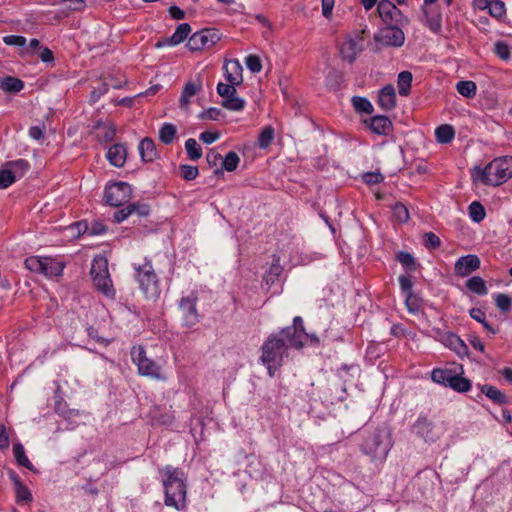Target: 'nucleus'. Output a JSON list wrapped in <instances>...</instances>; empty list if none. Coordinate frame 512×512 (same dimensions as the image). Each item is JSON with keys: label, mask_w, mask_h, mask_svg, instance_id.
I'll use <instances>...</instances> for the list:
<instances>
[{"label": "nucleus", "mask_w": 512, "mask_h": 512, "mask_svg": "<svg viewBox=\"0 0 512 512\" xmlns=\"http://www.w3.org/2000/svg\"><path fill=\"white\" fill-rule=\"evenodd\" d=\"M399 284L402 292L406 295H412L413 282L410 275H401L399 277Z\"/></svg>", "instance_id": "nucleus-58"}, {"label": "nucleus", "mask_w": 512, "mask_h": 512, "mask_svg": "<svg viewBox=\"0 0 512 512\" xmlns=\"http://www.w3.org/2000/svg\"><path fill=\"white\" fill-rule=\"evenodd\" d=\"M496 306L504 313L511 310V298L506 294H496L495 297Z\"/></svg>", "instance_id": "nucleus-55"}, {"label": "nucleus", "mask_w": 512, "mask_h": 512, "mask_svg": "<svg viewBox=\"0 0 512 512\" xmlns=\"http://www.w3.org/2000/svg\"><path fill=\"white\" fill-rule=\"evenodd\" d=\"M179 311L181 313L182 325L186 328H192L199 323L200 317L197 310V297L189 295L182 297L179 301Z\"/></svg>", "instance_id": "nucleus-14"}, {"label": "nucleus", "mask_w": 512, "mask_h": 512, "mask_svg": "<svg viewBox=\"0 0 512 512\" xmlns=\"http://www.w3.org/2000/svg\"><path fill=\"white\" fill-rule=\"evenodd\" d=\"M277 335L285 340L288 349L290 347L301 349L304 346L303 339L308 338V334L304 330L303 320L300 316L294 317L293 324L283 328Z\"/></svg>", "instance_id": "nucleus-11"}, {"label": "nucleus", "mask_w": 512, "mask_h": 512, "mask_svg": "<svg viewBox=\"0 0 512 512\" xmlns=\"http://www.w3.org/2000/svg\"><path fill=\"white\" fill-rule=\"evenodd\" d=\"M17 503H30L33 500L31 491L22 483L15 487Z\"/></svg>", "instance_id": "nucleus-48"}, {"label": "nucleus", "mask_w": 512, "mask_h": 512, "mask_svg": "<svg viewBox=\"0 0 512 512\" xmlns=\"http://www.w3.org/2000/svg\"><path fill=\"white\" fill-rule=\"evenodd\" d=\"M95 288L108 298L114 299L116 291L108 270V261L103 256H96L93 259L90 271Z\"/></svg>", "instance_id": "nucleus-5"}, {"label": "nucleus", "mask_w": 512, "mask_h": 512, "mask_svg": "<svg viewBox=\"0 0 512 512\" xmlns=\"http://www.w3.org/2000/svg\"><path fill=\"white\" fill-rule=\"evenodd\" d=\"M393 215L400 223H405L409 220V212L407 207L402 203H396L393 207Z\"/></svg>", "instance_id": "nucleus-52"}, {"label": "nucleus", "mask_w": 512, "mask_h": 512, "mask_svg": "<svg viewBox=\"0 0 512 512\" xmlns=\"http://www.w3.org/2000/svg\"><path fill=\"white\" fill-rule=\"evenodd\" d=\"M512 177V156L492 160L485 168H476L474 178L489 186H499Z\"/></svg>", "instance_id": "nucleus-3"}, {"label": "nucleus", "mask_w": 512, "mask_h": 512, "mask_svg": "<svg viewBox=\"0 0 512 512\" xmlns=\"http://www.w3.org/2000/svg\"><path fill=\"white\" fill-rule=\"evenodd\" d=\"M453 375L454 372L451 369L435 368L431 372V379L435 383L449 387L451 382L450 379H452Z\"/></svg>", "instance_id": "nucleus-25"}, {"label": "nucleus", "mask_w": 512, "mask_h": 512, "mask_svg": "<svg viewBox=\"0 0 512 512\" xmlns=\"http://www.w3.org/2000/svg\"><path fill=\"white\" fill-rule=\"evenodd\" d=\"M25 268L31 272L42 274L47 278L59 277L65 268V263L56 258L30 256L24 262Z\"/></svg>", "instance_id": "nucleus-6"}, {"label": "nucleus", "mask_w": 512, "mask_h": 512, "mask_svg": "<svg viewBox=\"0 0 512 512\" xmlns=\"http://www.w3.org/2000/svg\"><path fill=\"white\" fill-rule=\"evenodd\" d=\"M3 42L8 46L24 47L26 45V38L20 35H7L3 37Z\"/></svg>", "instance_id": "nucleus-59"}, {"label": "nucleus", "mask_w": 512, "mask_h": 512, "mask_svg": "<svg viewBox=\"0 0 512 512\" xmlns=\"http://www.w3.org/2000/svg\"><path fill=\"white\" fill-rule=\"evenodd\" d=\"M245 100L240 98L237 93L228 99L222 100V106L230 111H241L245 107Z\"/></svg>", "instance_id": "nucleus-40"}, {"label": "nucleus", "mask_w": 512, "mask_h": 512, "mask_svg": "<svg viewBox=\"0 0 512 512\" xmlns=\"http://www.w3.org/2000/svg\"><path fill=\"white\" fill-rule=\"evenodd\" d=\"M190 32H191V26L188 23L179 24L177 26L176 30L174 31V33L170 37L165 38L162 41H159L156 44V46L157 47H162L165 45L176 46V45L182 43L184 40H186L188 35L190 34Z\"/></svg>", "instance_id": "nucleus-20"}, {"label": "nucleus", "mask_w": 512, "mask_h": 512, "mask_svg": "<svg viewBox=\"0 0 512 512\" xmlns=\"http://www.w3.org/2000/svg\"><path fill=\"white\" fill-rule=\"evenodd\" d=\"M127 157V149L123 144L116 143L108 149L107 159L111 165L122 167Z\"/></svg>", "instance_id": "nucleus-22"}, {"label": "nucleus", "mask_w": 512, "mask_h": 512, "mask_svg": "<svg viewBox=\"0 0 512 512\" xmlns=\"http://www.w3.org/2000/svg\"><path fill=\"white\" fill-rule=\"evenodd\" d=\"M466 286L471 292L477 295H486L488 293L485 281L479 276H473L468 279Z\"/></svg>", "instance_id": "nucleus-31"}, {"label": "nucleus", "mask_w": 512, "mask_h": 512, "mask_svg": "<svg viewBox=\"0 0 512 512\" xmlns=\"http://www.w3.org/2000/svg\"><path fill=\"white\" fill-rule=\"evenodd\" d=\"M6 166L9 170L13 171L15 175H18V179L24 176V174L29 170L30 164L25 159H17L14 161H9L6 163Z\"/></svg>", "instance_id": "nucleus-36"}, {"label": "nucleus", "mask_w": 512, "mask_h": 512, "mask_svg": "<svg viewBox=\"0 0 512 512\" xmlns=\"http://www.w3.org/2000/svg\"><path fill=\"white\" fill-rule=\"evenodd\" d=\"M235 86L236 85L231 83L225 84L220 82L217 85V93L223 98V100L228 99L237 93Z\"/></svg>", "instance_id": "nucleus-54"}, {"label": "nucleus", "mask_w": 512, "mask_h": 512, "mask_svg": "<svg viewBox=\"0 0 512 512\" xmlns=\"http://www.w3.org/2000/svg\"><path fill=\"white\" fill-rule=\"evenodd\" d=\"M339 54L342 60L352 64V38L347 37L345 41L339 44Z\"/></svg>", "instance_id": "nucleus-45"}, {"label": "nucleus", "mask_w": 512, "mask_h": 512, "mask_svg": "<svg viewBox=\"0 0 512 512\" xmlns=\"http://www.w3.org/2000/svg\"><path fill=\"white\" fill-rule=\"evenodd\" d=\"M342 81V73L334 69L329 71L326 77V85L333 90H338L341 87Z\"/></svg>", "instance_id": "nucleus-46"}, {"label": "nucleus", "mask_w": 512, "mask_h": 512, "mask_svg": "<svg viewBox=\"0 0 512 512\" xmlns=\"http://www.w3.org/2000/svg\"><path fill=\"white\" fill-rule=\"evenodd\" d=\"M274 128L271 126L264 127L258 137V146L262 149L267 148L274 139Z\"/></svg>", "instance_id": "nucleus-41"}, {"label": "nucleus", "mask_w": 512, "mask_h": 512, "mask_svg": "<svg viewBox=\"0 0 512 512\" xmlns=\"http://www.w3.org/2000/svg\"><path fill=\"white\" fill-rule=\"evenodd\" d=\"M468 211L470 218L476 223L481 222L486 215L484 207L477 201H474L469 205Z\"/></svg>", "instance_id": "nucleus-43"}, {"label": "nucleus", "mask_w": 512, "mask_h": 512, "mask_svg": "<svg viewBox=\"0 0 512 512\" xmlns=\"http://www.w3.org/2000/svg\"><path fill=\"white\" fill-rule=\"evenodd\" d=\"M412 432L427 443H434L447 432L444 421L432 422L426 416L420 415L412 426Z\"/></svg>", "instance_id": "nucleus-7"}, {"label": "nucleus", "mask_w": 512, "mask_h": 512, "mask_svg": "<svg viewBox=\"0 0 512 512\" xmlns=\"http://www.w3.org/2000/svg\"><path fill=\"white\" fill-rule=\"evenodd\" d=\"M443 344L454 351L458 356L465 357L469 354V348L465 342L456 334L447 332L442 337Z\"/></svg>", "instance_id": "nucleus-18"}, {"label": "nucleus", "mask_w": 512, "mask_h": 512, "mask_svg": "<svg viewBox=\"0 0 512 512\" xmlns=\"http://www.w3.org/2000/svg\"><path fill=\"white\" fill-rule=\"evenodd\" d=\"M377 10L380 18L386 26H406L408 24V18L405 17L401 10L389 0L380 1L378 3Z\"/></svg>", "instance_id": "nucleus-13"}, {"label": "nucleus", "mask_w": 512, "mask_h": 512, "mask_svg": "<svg viewBox=\"0 0 512 512\" xmlns=\"http://www.w3.org/2000/svg\"><path fill=\"white\" fill-rule=\"evenodd\" d=\"M133 189L127 182H114L105 187V201L108 205L120 207L130 201Z\"/></svg>", "instance_id": "nucleus-10"}, {"label": "nucleus", "mask_w": 512, "mask_h": 512, "mask_svg": "<svg viewBox=\"0 0 512 512\" xmlns=\"http://www.w3.org/2000/svg\"><path fill=\"white\" fill-rule=\"evenodd\" d=\"M494 52L495 54L502 60L508 61L511 58V49L503 41H498L494 45Z\"/></svg>", "instance_id": "nucleus-51"}, {"label": "nucleus", "mask_w": 512, "mask_h": 512, "mask_svg": "<svg viewBox=\"0 0 512 512\" xmlns=\"http://www.w3.org/2000/svg\"><path fill=\"white\" fill-rule=\"evenodd\" d=\"M488 12L497 19L502 18L506 13L505 3L501 0L491 1Z\"/></svg>", "instance_id": "nucleus-49"}, {"label": "nucleus", "mask_w": 512, "mask_h": 512, "mask_svg": "<svg viewBox=\"0 0 512 512\" xmlns=\"http://www.w3.org/2000/svg\"><path fill=\"white\" fill-rule=\"evenodd\" d=\"M164 503L166 506L174 507L181 511L186 507L187 484L184 472L180 468L167 465L162 469Z\"/></svg>", "instance_id": "nucleus-2"}, {"label": "nucleus", "mask_w": 512, "mask_h": 512, "mask_svg": "<svg viewBox=\"0 0 512 512\" xmlns=\"http://www.w3.org/2000/svg\"><path fill=\"white\" fill-rule=\"evenodd\" d=\"M136 280L141 290L147 297H155L159 294V280L150 260L145 259L141 265H135Z\"/></svg>", "instance_id": "nucleus-8"}, {"label": "nucleus", "mask_w": 512, "mask_h": 512, "mask_svg": "<svg viewBox=\"0 0 512 512\" xmlns=\"http://www.w3.org/2000/svg\"><path fill=\"white\" fill-rule=\"evenodd\" d=\"M221 115V110L216 107H211L206 111L202 112L199 117L201 119L218 120Z\"/></svg>", "instance_id": "nucleus-64"}, {"label": "nucleus", "mask_w": 512, "mask_h": 512, "mask_svg": "<svg viewBox=\"0 0 512 512\" xmlns=\"http://www.w3.org/2000/svg\"><path fill=\"white\" fill-rule=\"evenodd\" d=\"M180 171L183 179L187 181L194 180L199 174L198 167L192 165H181Z\"/></svg>", "instance_id": "nucleus-57"}, {"label": "nucleus", "mask_w": 512, "mask_h": 512, "mask_svg": "<svg viewBox=\"0 0 512 512\" xmlns=\"http://www.w3.org/2000/svg\"><path fill=\"white\" fill-rule=\"evenodd\" d=\"M424 245L427 248H433V249L438 248L440 246V239L433 232L425 233L424 234Z\"/></svg>", "instance_id": "nucleus-61"}, {"label": "nucleus", "mask_w": 512, "mask_h": 512, "mask_svg": "<svg viewBox=\"0 0 512 512\" xmlns=\"http://www.w3.org/2000/svg\"><path fill=\"white\" fill-rule=\"evenodd\" d=\"M412 74L409 71H402L398 75L397 79V85H398V92L401 96H407L411 89V83H412Z\"/></svg>", "instance_id": "nucleus-29"}, {"label": "nucleus", "mask_w": 512, "mask_h": 512, "mask_svg": "<svg viewBox=\"0 0 512 512\" xmlns=\"http://www.w3.org/2000/svg\"><path fill=\"white\" fill-rule=\"evenodd\" d=\"M361 451L373 461H384L393 446L391 431L387 427L366 428L360 432Z\"/></svg>", "instance_id": "nucleus-1"}, {"label": "nucleus", "mask_w": 512, "mask_h": 512, "mask_svg": "<svg viewBox=\"0 0 512 512\" xmlns=\"http://www.w3.org/2000/svg\"><path fill=\"white\" fill-rule=\"evenodd\" d=\"M283 271L282 266L279 263V258L274 259L269 270L264 275V281L267 285H273Z\"/></svg>", "instance_id": "nucleus-35"}, {"label": "nucleus", "mask_w": 512, "mask_h": 512, "mask_svg": "<svg viewBox=\"0 0 512 512\" xmlns=\"http://www.w3.org/2000/svg\"><path fill=\"white\" fill-rule=\"evenodd\" d=\"M245 64L252 73H259L262 69L260 58L254 54H250L245 58Z\"/></svg>", "instance_id": "nucleus-56"}, {"label": "nucleus", "mask_w": 512, "mask_h": 512, "mask_svg": "<svg viewBox=\"0 0 512 512\" xmlns=\"http://www.w3.org/2000/svg\"><path fill=\"white\" fill-rule=\"evenodd\" d=\"M450 380L451 382L449 387L457 392H467L471 388V382L467 378L461 377L456 373H454L452 379Z\"/></svg>", "instance_id": "nucleus-39"}, {"label": "nucleus", "mask_w": 512, "mask_h": 512, "mask_svg": "<svg viewBox=\"0 0 512 512\" xmlns=\"http://www.w3.org/2000/svg\"><path fill=\"white\" fill-rule=\"evenodd\" d=\"M226 80L233 85H241L243 82V67L239 60H229L224 65Z\"/></svg>", "instance_id": "nucleus-19"}, {"label": "nucleus", "mask_w": 512, "mask_h": 512, "mask_svg": "<svg viewBox=\"0 0 512 512\" xmlns=\"http://www.w3.org/2000/svg\"><path fill=\"white\" fill-rule=\"evenodd\" d=\"M185 149L188 157L196 161L202 157V148L194 138H189L185 142Z\"/></svg>", "instance_id": "nucleus-38"}, {"label": "nucleus", "mask_w": 512, "mask_h": 512, "mask_svg": "<svg viewBox=\"0 0 512 512\" xmlns=\"http://www.w3.org/2000/svg\"><path fill=\"white\" fill-rule=\"evenodd\" d=\"M142 161L152 162L157 157V150L154 141L151 138H144L138 146Z\"/></svg>", "instance_id": "nucleus-23"}, {"label": "nucleus", "mask_w": 512, "mask_h": 512, "mask_svg": "<svg viewBox=\"0 0 512 512\" xmlns=\"http://www.w3.org/2000/svg\"><path fill=\"white\" fill-rule=\"evenodd\" d=\"M423 11L426 15L425 23L427 27L434 33L440 32L442 27L441 14L436 11L429 13L428 10H426L425 8L423 9Z\"/></svg>", "instance_id": "nucleus-34"}, {"label": "nucleus", "mask_w": 512, "mask_h": 512, "mask_svg": "<svg viewBox=\"0 0 512 512\" xmlns=\"http://www.w3.org/2000/svg\"><path fill=\"white\" fill-rule=\"evenodd\" d=\"M82 225H84V227H85L84 232L91 236L101 235L106 232V226L99 221L92 222L90 226H88L87 223H81V222L77 223L78 227H80Z\"/></svg>", "instance_id": "nucleus-47"}, {"label": "nucleus", "mask_w": 512, "mask_h": 512, "mask_svg": "<svg viewBox=\"0 0 512 512\" xmlns=\"http://www.w3.org/2000/svg\"><path fill=\"white\" fill-rule=\"evenodd\" d=\"M240 158L236 152L230 151L226 154L225 158H222V168L228 172L236 170Z\"/></svg>", "instance_id": "nucleus-44"}, {"label": "nucleus", "mask_w": 512, "mask_h": 512, "mask_svg": "<svg viewBox=\"0 0 512 512\" xmlns=\"http://www.w3.org/2000/svg\"><path fill=\"white\" fill-rule=\"evenodd\" d=\"M362 179L366 184H377L383 180V176L376 172H367L362 175Z\"/></svg>", "instance_id": "nucleus-63"}, {"label": "nucleus", "mask_w": 512, "mask_h": 512, "mask_svg": "<svg viewBox=\"0 0 512 512\" xmlns=\"http://www.w3.org/2000/svg\"><path fill=\"white\" fill-rule=\"evenodd\" d=\"M130 215H132V210L130 204L126 207L116 211L114 213V221L116 223H121L125 221Z\"/></svg>", "instance_id": "nucleus-62"}, {"label": "nucleus", "mask_w": 512, "mask_h": 512, "mask_svg": "<svg viewBox=\"0 0 512 512\" xmlns=\"http://www.w3.org/2000/svg\"><path fill=\"white\" fill-rule=\"evenodd\" d=\"M198 90V85L193 82H188L184 86L180 96V107L187 109L190 104V99L197 94Z\"/></svg>", "instance_id": "nucleus-27"}, {"label": "nucleus", "mask_w": 512, "mask_h": 512, "mask_svg": "<svg viewBox=\"0 0 512 512\" xmlns=\"http://www.w3.org/2000/svg\"><path fill=\"white\" fill-rule=\"evenodd\" d=\"M354 108L359 112L367 114H372L374 111L372 103L363 97H354Z\"/></svg>", "instance_id": "nucleus-50"}, {"label": "nucleus", "mask_w": 512, "mask_h": 512, "mask_svg": "<svg viewBox=\"0 0 512 512\" xmlns=\"http://www.w3.org/2000/svg\"><path fill=\"white\" fill-rule=\"evenodd\" d=\"M13 453H14L17 463L20 466H23L31 471H34V466L32 465V463L26 456L24 446L21 443L14 444Z\"/></svg>", "instance_id": "nucleus-32"}, {"label": "nucleus", "mask_w": 512, "mask_h": 512, "mask_svg": "<svg viewBox=\"0 0 512 512\" xmlns=\"http://www.w3.org/2000/svg\"><path fill=\"white\" fill-rule=\"evenodd\" d=\"M220 38L218 30L212 28L202 29L190 36L187 47L191 51H200L214 46Z\"/></svg>", "instance_id": "nucleus-12"}, {"label": "nucleus", "mask_w": 512, "mask_h": 512, "mask_svg": "<svg viewBox=\"0 0 512 512\" xmlns=\"http://www.w3.org/2000/svg\"><path fill=\"white\" fill-rule=\"evenodd\" d=\"M481 392L497 404H505L507 402L505 394L492 385H483L481 387Z\"/></svg>", "instance_id": "nucleus-26"}, {"label": "nucleus", "mask_w": 512, "mask_h": 512, "mask_svg": "<svg viewBox=\"0 0 512 512\" xmlns=\"http://www.w3.org/2000/svg\"><path fill=\"white\" fill-rule=\"evenodd\" d=\"M401 25L385 26L375 34V41L384 46L401 47L405 42V34Z\"/></svg>", "instance_id": "nucleus-15"}, {"label": "nucleus", "mask_w": 512, "mask_h": 512, "mask_svg": "<svg viewBox=\"0 0 512 512\" xmlns=\"http://www.w3.org/2000/svg\"><path fill=\"white\" fill-rule=\"evenodd\" d=\"M131 357L140 375L157 380H166V377L161 374V366L147 357L143 346L133 347Z\"/></svg>", "instance_id": "nucleus-9"}, {"label": "nucleus", "mask_w": 512, "mask_h": 512, "mask_svg": "<svg viewBox=\"0 0 512 512\" xmlns=\"http://www.w3.org/2000/svg\"><path fill=\"white\" fill-rule=\"evenodd\" d=\"M176 126L171 123H164L159 129V140L165 144H171L176 136Z\"/></svg>", "instance_id": "nucleus-28"}, {"label": "nucleus", "mask_w": 512, "mask_h": 512, "mask_svg": "<svg viewBox=\"0 0 512 512\" xmlns=\"http://www.w3.org/2000/svg\"><path fill=\"white\" fill-rule=\"evenodd\" d=\"M362 123L377 135L387 136L393 131V124L387 116L376 115L363 119Z\"/></svg>", "instance_id": "nucleus-16"}, {"label": "nucleus", "mask_w": 512, "mask_h": 512, "mask_svg": "<svg viewBox=\"0 0 512 512\" xmlns=\"http://www.w3.org/2000/svg\"><path fill=\"white\" fill-rule=\"evenodd\" d=\"M396 259L404 267H406L412 271L416 270L415 259L410 253L401 251L397 254Z\"/></svg>", "instance_id": "nucleus-53"}, {"label": "nucleus", "mask_w": 512, "mask_h": 512, "mask_svg": "<svg viewBox=\"0 0 512 512\" xmlns=\"http://www.w3.org/2000/svg\"><path fill=\"white\" fill-rule=\"evenodd\" d=\"M480 267V259L476 255H466L460 257L455 265H454V271L455 274L460 277H465L472 272L476 271Z\"/></svg>", "instance_id": "nucleus-17"}, {"label": "nucleus", "mask_w": 512, "mask_h": 512, "mask_svg": "<svg viewBox=\"0 0 512 512\" xmlns=\"http://www.w3.org/2000/svg\"><path fill=\"white\" fill-rule=\"evenodd\" d=\"M61 3L66 11H80L85 7L84 0H62Z\"/></svg>", "instance_id": "nucleus-60"}, {"label": "nucleus", "mask_w": 512, "mask_h": 512, "mask_svg": "<svg viewBox=\"0 0 512 512\" xmlns=\"http://www.w3.org/2000/svg\"><path fill=\"white\" fill-rule=\"evenodd\" d=\"M435 136L437 142L441 144H447L454 139L455 132L450 125H441L435 130Z\"/></svg>", "instance_id": "nucleus-30"}, {"label": "nucleus", "mask_w": 512, "mask_h": 512, "mask_svg": "<svg viewBox=\"0 0 512 512\" xmlns=\"http://www.w3.org/2000/svg\"><path fill=\"white\" fill-rule=\"evenodd\" d=\"M288 345L277 334H271L261 346V363L266 366L268 374L273 377L276 371L283 365L287 354Z\"/></svg>", "instance_id": "nucleus-4"}, {"label": "nucleus", "mask_w": 512, "mask_h": 512, "mask_svg": "<svg viewBox=\"0 0 512 512\" xmlns=\"http://www.w3.org/2000/svg\"><path fill=\"white\" fill-rule=\"evenodd\" d=\"M23 87H24L23 81L21 79H18V78L12 77V76H7V77L3 78L1 81V85H0V88L4 92H9V93H18L23 89Z\"/></svg>", "instance_id": "nucleus-24"}, {"label": "nucleus", "mask_w": 512, "mask_h": 512, "mask_svg": "<svg viewBox=\"0 0 512 512\" xmlns=\"http://www.w3.org/2000/svg\"><path fill=\"white\" fill-rule=\"evenodd\" d=\"M457 92L466 98H473L476 95V84L473 81L465 80L459 81L456 84Z\"/></svg>", "instance_id": "nucleus-37"}, {"label": "nucleus", "mask_w": 512, "mask_h": 512, "mask_svg": "<svg viewBox=\"0 0 512 512\" xmlns=\"http://www.w3.org/2000/svg\"><path fill=\"white\" fill-rule=\"evenodd\" d=\"M378 105L385 111H390L396 106V93L392 85L383 87L378 95Z\"/></svg>", "instance_id": "nucleus-21"}, {"label": "nucleus", "mask_w": 512, "mask_h": 512, "mask_svg": "<svg viewBox=\"0 0 512 512\" xmlns=\"http://www.w3.org/2000/svg\"><path fill=\"white\" fill-rule=\"evenodd\" d=\"M18 180V175L7 168L0 169V189H6Z\"/></svg>", "instance_id": "nucleus-42"}, {"label": "nucleus", "mask_w": 512, "mask_h": 512, "mask_svg": "<svg viewBox=\"0 0 512 512\" xmlns=\"http://www.w3.org/2000/svg\"><path fill=\"white\" fill-rule=\"evenodd\" d=\"M116 135V127L111 124H99L97 138L100 142H110L114 139Z\"/></svg>", "instance_id": "nucleus-33"}]
</instances>
